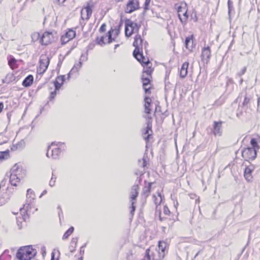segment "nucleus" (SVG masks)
<instances>
[{
  "mask_svg": "<svg viewBox=\"0 0 260 260\" xmlns=\"http://www.w3.org/2000/svg\"><path fill=\"white\" fill-rule=\"evenodd\" d=\"M211 57V51L209 46H205L202 49L201 57L204 63L208 64Z\"/></svg>",
  "mask_w": 260,
  "mask_h": 260,
  "instance_id": "9b49d317",
  "label": "nucleus"
},
{
  "mask_svg": "<svg viewBox=\"0 0 260 260\" xmlns=\"http://www.w3.org/2000/svg\"><path fill=\"white\" fill-rule=\"evenodd\" d=\"M34 82V76L32 75L27 76L22 82V85L24 87H28L30 86Z\"/></svg>",
  "mask_w": 260,
  "mask_h": 260,
  "instance_id": "4be33fe9",
  "label": "nucleus"
},
{
  "mask_svg": "<svg viewBox=\"0 0 260 260\" xmlns=\"http://www.w3.org/2000/svg\"><path fill=\"white\" fill-rule=\"evenodd\" d=\"M150 2L151 0H145L143 7L144 11L141 15H144L145 12L149 9Z\"/></svg>",
  "mask_w": 260,
  "mask_h": 260,
  "instance_id": "a18cd8bd",
  "label": "nucleus"
},
{
  "mask_svg": "<svg viewBox=\"0 0 260 260\" xmlns=\"http://www.w3.org/2000/svg\"><path fill=\"white\" fill-rule=\"evenodd\" d=\"M194 36L193 35L186 37L185 39L184 45L187 49L191 50L193 48Z\"/></svg>",
  "mask_w": 260,
  "mask_h": 260,
  "instance_id": "f3484780",
  "label": "nucleus"
},
{
  "mask_svg": "<svg viewBox=\"0 0 260 260\" xmlns=\"http://www.w3.org/2000/svg\"><path fill=\"white\" fill-rule=\"evenodd\" d=\"M139 8V2L138 0H129L126 5L124 12L126 13H131Z\"/></svg>",
  "mask_w": 260,
  "mask_h": 260,
  "instance_id": "9d476101",
  "label": "nucleus"
},
{
  "mask_svg": "<svg viewBox=\"0 0 260 260\" xmlns=\"http://www.w3.org/2000/svg\"><path fill=\"white\" fill-rule=\"evenodd\" d=\"M141 79L142 82L146 81L147 82H151V81L148 77H145L143 75L141 76Z\"/></svg>",
  "mask_w": 260,
  "mask_h": 260,
  "instance_id": "052dcab7",
  "label": "nucleus"
},
{
  "mask_svg": "<svg viewBox=\"0 0 260 260\" xmlns=\"http://www.w3.org/2000/svg\"><path fill=\"white\" fill-rule=\"evenodd\" d=\"M74 231V228L72 226L69 228V229L66 231V232L64 233L63 236H62V240H65L73 233Z\"/></svg>",
  "mask_w": 260,
  "mask_h": 260,
  "instance_id": "e433bc0d",
  "label": "nucleus"
},
{
  "mask_svg": "<svg viewBox=\"0 0 260 260\" xmlns=\"http://www.w3.org/2000/svg\"><path fill=\"white\" fill-rule=\"evenodd\" d=\"M188 66L189 63L188 62H185L182 64L179 72V75L181 78L183 79L187 76Z\"/></svg>",
  "mask_w": 260,
  "mask_h": 260,
  "instance_id": "aec40b11",
  "label": "nucleus"
},
{
  "mask_svg": "<svg viewBox=\"0 0 260 260\" xmlns=\"http://www.w3.org/2000/svg\"><path fill=\"white\" fill-rule=\"evenodd\" d=\"M224 123L221 120L214 121L213 122L212 128L210 129V133L215 137H221L223 133L222 124Z\"/></svg>",
  "mask_w": 260,
  "mask_h": 260,
  "instance_id": "0eeeda50",
  "label": "nucleus"
},
{
  "mask_svg": "<svg viewBox=\"0 0 260 260\" xmlns=\"http://www.w3.org/2000/svg\"><path fill=\"white\" fill-rule=\"evenodd\" d=\"M246 71H247V67H244V68H243V69L240 72H239L237 74V76L239 77H241L242 75H243L246 73Z\"/></svg>",
  "mask_w": 260,
  "mask_h": 260,
  "instance_id": "603ef678",
  "label": "nucleus"
},
{
  "mask_svg": "<svg viewBox=\"0 0 260 260\" xmlns=\"http://www.w3.org/2000/svg\"><path fill=\"white\" fill-rule=\"evenodd\" d=\"M60 41L61 45H64L69 41V40L67 39V38L64 36V35H62L61 37Z\"/></svg>",
  "mask_w": 260,
  "mask_h": 260,
  "instance_id": "5fc2aeb1",
  "label": "nucleus"
},
{
  "mask_svg": "<svg viewBox=\"0 0 260 260\" xmlns=\"http://www.w3.org/2000/svg\"><path fill=\"white\" fill-rule=\"evenodd\" d=\"M235 82L232 78L226 77L225 91L229 94L231 93L234 89Z\"/></svg>",
  "mask_w": 260,
  "mask_h": 260,
  "instance_id": "4468645a",
  "label": "nucleus"
},
{
  "mask_svg": "<svg viewBox=\"0 0 260 260\" xmlns=\"http://www.w3.org/2000/svg\"><path fill=\"white\" fill-rule=\"evenodd\" d=\"M31 208L29 204L26 205H24L23 207L20 208V213L22 215V219L23 220H25V215L24 214H26L28 215V212L29 211V209ZM21 219V218H20Z\"/></svg>",
  "mask_w": 260,
  "mask_h": 260,
  "instance_id": "5701e85b",
  "label": "nucleus"
},
{
  "mask_svg": "<svg viewBox=\"0 0 260 260\" xmlns=\"http://www.w3.org/2000/svg\"><path fill=\"white\" fill-rule=\"evenodd\" d=\"M250 143L251 145L250 148H253L255 150L258 149L259 148V146L258 144V142L255 138H252L250 140Z\"/></svg>",
  "mask_w": 260,
  "mask_h": 260,
  "instance_id": "4c0bfd02",
  "label": "nucleus"
},
{
  "mask_svg": "<svg viewBox=\"0 0 260 260\" xmlns=\"http://www.w3.org/2000/svg\"><path fill=\"white\" fill-rule=\"evenodd\" d=\"M153 133L148 134L146 135H143V139L146 142V143H148L149 142L150 139L152 138Z\"/></svg>",
  "mask_w": 260,
  "mask_h": 260,
  "instance_id": "de8ad7c7",
  "label": "nucleus"
},
{
  "mask_svg": "<svg viewBox=\"0 0 260 260\" xmlns=\"http://www.w3.org/2000/svg\"><path fill=\"white\" fill-rule=\"evenodd\" d=\"M55 41V38L53 32L49 31H45L40 39V43L43 46H47Z\"/></svg>",
  "mask_w": 260,
  "mask_h": 260,
  "instance_id": "6e6552de",
  "label": "nucleus"
},
{
  "mask_svg": "<svg viewBox=\"0 0 260 260\" xmlns=\"http://www.w3.org/2000/svg\"><path fill=\"white\" fill-rule=\"evenodd\" d=\"M134 58L137 59V61L139 62V63L141 64V63H142V61H145V60L146 59V56H145L143 55V48L141 49L140 50V52L138 53L136 55H135V56H133Z\"/></svg>",
  "mask_w": 260,
  "mask_h": 260,
  "instance_id": "a878e982",
  "label": "nucleus"
},
{
  "mask_svg": "<svg viewBox=\"0 0 260 260\" xmlns=\"http://www.w3.org/2000/svg\"><path fill=\"white\" fill-rule=\"evenodd\" d=\"M242 202V197H240L239 201L235 203V208L233 211V214L234 215H236L237 216L241 215L242 213V206L241 205V203Z\"/></svg>",
  "mask_w": 260,
  "mask_h": 260,
  "instance_id": "dca6fc26",
  "label": "nucleus"
},
{
  "mask_svg": "<svg viewBox=\"0 0 260 260\" xmlns=\"http://www.w3.org/2000/svg\"><path fill=\"white\" fill-rule=\"evenodd\" d=\"M106 24L105 23H103L99 28V32L100 33L104 32L106 31Z\"/></svg>",
  "mask_w": 260,
  "mask_h": 260,
  "instance_id": "6e6d98bb",
  "label": "nucleus"
},
{
  "mask_svg": "<svg viewBox=\"0 0 260 260\" xmlns=\"http://www.w3.org/2000/svg\"><path fill=\"white\" fill-rule=\"evenodd\" d=\"M138 165L140 167L144 168L147 166V161L146 158H145V155L143 156L142 158V161L140 159L138 160Z\"/></svg>",
  "mask_w": 260,
  "mask_h": 260,
  "instance_id": "79ce46f5",
  "label": "nucleus"
},
{
  "mask_svg": "<svg viewBox=\"0 0 260 260\" xmlns=\"http://www.w3.org/2000/svg\"><path fill=\"white\" fill-rule=\"evenodd\" d=\"M170 211L167 205L164 206V213L166 215H169L170 214Z\"/></svg>",
  "mask_w": 260,
  "mask_h": 260,
  "instance_id": "0e129e2a",
  "label": "nucleus"
},
{
  "mask_svg": "<svg viewBox=\"0 0 260 260\" xmlns=\"http://www.w3.org/2000/svg\"><path fill=\"white\" fill-rule=\"evenodd\" d=\"M142 21L136 22L126 18L124 19V33L125 36L128 38L134 34H138L139 30L141 26Z\"/></svg>",
  "mask_w": 260,
  "mask_h": 260,
  "instance_id": "7ed1b4c3",
  "label": "nucleus"
},
{
  "mask_svg": "<svg viewBox=\"0 0 260 260\" xmlns=\"http://www.w3.org/2000/svg\"><path fill=\"white\" fill-rule=\"evenodd\" d=\"M226 99V97L222 94L219 97L218 99L215 101L214 105L217 106L222 105L223 103H224Z\"/></svg>",
  "mask_w": 260,
  "mask_h": 260,
  "instance_id": "72a5a7b5",
  "label": "nucleus"
},
{
  "mask_svg": "<svg viewBox=\"0 0 260 260\" xmlns=\"http://www.w3.org/2000/svg\"><path fill=\"white\" fill-rule=\"evenodd\" d=\"M50 58L46 55H41L39 59V67L37 68V72L40 74H44L48 68L50 63Z\"/></svg>",
  "mask_w": 260,
  "mask_h": 260,
  "instance_id": "423d86ee",
  "label": "nucleus"
},
{
  "mask_svg": "<svg viewBox=\"0 0 260 260\" xmlns=\"http://www.w3.org/2000/svg\"><path fill=\"white\" fill-rule=\"evenodd\" d=\"M136 201L137 200H132V199H130V202L131 203V204L129 208L131 209L130 212H129V215H130L129 219L131 220H132V218H133V216L134 215V213L136 210L135 204L136 203Z\"/></svg>",
  "mask_w": 260,
  "mask_h": 260,
  "instance_id": "bb28decb",
  "label": "nucleus"
},
{
  "mask_svg": "<svg viewBox=\"0 0 260 260\" xmlns=\"http://www.w3.org/2000/svg\"><path fill=\"white\" fill-rule=\"evenodd\" d=\"M37 252L32 246L27 245L20 247L16 253V257L18 260H30L35 256Z\"/></svg>",
  "mask_w": 260,
  "mask_h": 260,
  "instance_id": "f257e3e1",
  "label": "nucleus"
},
{
  "mask_svg": "<svg viewBox=\"0 0 260 260\" xmlns=\"http://www.w3.org/2000/svg\"><path fill=\"white\" fill-rule=\"evenodd\" d=\"M95 3L92 1L90 0L86 3V5L83 6V9L86 10V20L89 19L92 13V8L94 7Z\"/></svg>",
  "mask_w": 260,
  "mask_h": 260,
  "instance_id": "ddd939ff",
  "label": "nucleus"
},
{
  "mask_svg": "<svg viewBox=\"0 0 260 260\" xmlns=\"http://www.w3.org/2000/svg\"><path fill=\"white\" fill-rule=\"evenodd\" d=\"M61 153V149L59 147L55 148L51 150V156L53 159H58Z\"/></svg>",
  "mask_w": 260,
  "mask_h": 260,
  "instance_id": "b1692460",
  "label": "nucleus"
},
{
  "mask_svg": "<svg viewBox=\"0 0 260 260\" xmlns=\"http://www.w3.org/2000/svg\"><path fill=\"white\" fill-rule=\"evenodd\" d=\"M64 35L70 41L76 37V31L73 30L72 28H69L68 29V31H67Z\"/></svg>",
  "mask_w": 260,
  "mask_h": 260,
  "instance_id": "c85d7f7f",
  "label": "nucleus"
},
{
  "mask_svg": "<svg viewBox=\"0 0 260 260\" xmlns=\"http://www.w3.org/2000/svg\"><path fill=\"white\" fill-rule=\"evenodd\" d=\"M242 156L245 161L255 159L257 156V151L253 148L247 147L242 150Z\"/></svg>",
  "mask_w": 260,
  "mask_h": 260,
  "instance_id": "39448f33",
  "label": "nucleus"
},
{
  "mask_svg": "<svg viewBox=\"0 0 260 260\" xmlns=\"http://www.w3.org/2000/svg\"><path fill=\"white\" fill-rule=\"evenodd\" d=\"M144 101L145 102L144 105V112L146 114H151V99L148 96H145Z\"/></svg>",
  "mask_w": 260,
  "mask_h": 260,
  "instance_id": "6ab92c4d",
  "label": "nucleus"
},
{
  "mask_svg": "<svg viewBox=\"0 0 260 260\" xmlns=\"http://www.w3.org/2000/svg\"><path fill=\"white\" fill-rule=\"evenodd\" d=\"M8 64L11 67L12 66H15L17 63V60L12 55H9L7 57Z\"/></svg>",
  "mask_w": 260,
  "mask_h": 260,
  "instance_id": "c9c22d12",
  "label": "nucleus"
},
{
  "mask_svg": "<svg viewBox=\"0 0 260 260\" xmlns=\"http://www.w3.org/2000/svg\"><path fill=\"white\" fill-rule=\"evenodd\" d=\"M57 94V91L56 90H54L53 91H51L50 93L49 96V100L51 101L52 99H54Z\"/></svg>",
  "mask_w": 260,
  "mask_h": 260,
  "instance_id": "13d9d810",
  "label": "nucleus"
},
{
  "mask_svg": "<svg viewBox=\"0 0 260 260\" xmlns=\"http://www.w3.org/2000/svg\"><path fill=\"white\" fill-rule=\"evenodd\" d=\"M158 249H156V252L157 254L156 256L155 253L152 254V260H161L165 256L166 252L168 251V245L165 241H159L158 243Z\"/></svg>",
  "mask_w": 260,
  "mask_h": 260,
  "instance_id": "20e7f679",
  "label": "nucleus"
},
{
  "mask_svg": "<svg viewBox=\"0 0 260 260\" xmlns=\"http://www.w3.org/2000/svg\"><path fill=\"white\" fill-rule=\"evenodd\" d=\"M250 97L247 96V94L246 92H245V95L244 96V101L242 103L241 105L239 104V107L240 106L242 107H246L247 108L250 106Z\"/></svg>",
  "mask_w": 260,
  "mask_h": 260,
  "instance_id": "393cba45",
  "label": "nucleus"
},
{
  "mask_svg": "<svg viewBox=\"0 0 260 260\" xmlns=\"http://www.w3.org/2000/svg\"><path fill=\"white\" fill-rule=\"evenodd\" d=\"M150 248H147L145 253V257L146 258L147 260H151V255L150 254Z\"/></svg>",
  "mask_w": 260,
  "mask_h": 260,
  "instance_id": "09e8293b",
  "label": "nucleus"
},
{
  "mask_svg": "<svg viewBox=\"0 0 260 260\" xmlns=\"http://www.w3.org/2000/svg\"><path fill=\"white\" fill-rule=\"evenodd\" d=\"M114 32V29L112 27H111V29L108 31L107 33V35L106 36L107 37H110L113 36V34Z\"/></svg>",
  "mask_w": 260,
  "mask_h": 260,
  "instance_id": "774afa93",
  "label": "nucleus"
},
{
  "mask_svg": "<svg viewBox=\"0 0 260 260\" xmlns=\"http://www.w3.org/2000/svg\"><path fill=\"white\" fill-rule=\"evenodd\" d=\"M76 246L77 245L76 244H72V243H70V245L69 246V249L71 253H73L76 251Z\"/></svg>",
  "mask_w": 260,
  "mask_h": 260,
  "instance_id": "864d4df0",
  "label": "nucleus"
},
{
  "mask_svg": "<svg viewBox=\"0 0 260 260\" xmlns=\"http://www.w3.org/2000/svg\"><path fill=\"white\" fill-rule=\"evenodd\" d=\"M253 168H250L248 166H246L244 169V176L246 180L248 182L252 181L253 176L252 175V172L253 171Z\"/></svg>",
  "mask_w": 260,
  "mask_h": 260,
  "instance_id": "a211bd4d",
  "label": "nucleus"
},
{
  "mask_svg": "<svg viewBox=\"0 0 260 260\" xmlns=\"http://www.w3.org/2000/svg\"><path fill=\"white\" fill-rule=\"evenodd\" d=\"M191 18L193 20L194 22H196L198 21V16L197 15V12L195 11V12H193L192 15H191Z\"/></svg>",
  "mask_w": 260,
  "mask_h": 260,
  "instance_id": "680f3d73",
  "label": "nucleus"
},
{
  "mask_svg": "<svg viewBox=\"0 0 260 260\" xmlns=\"http://www.w3.org/2000/svg\"><path fill=\"white\" fill-rule=\"evenodd\" d=\"M144 183L145 185L143 188L142 193L145 195V197L147 198L151 192L152 185L153 182H147V181L144 180Z\"/></svg>",
  "mask_w": 260,
  "mask_h": 260,
  "instance_id": "412c9836",
  "label": "nucleus"
},
{
  "mask_svg": "<svg viewBox=\"0 0 260 260\" xmlns=\"http://www.w3.org/2000/svg\"><path fill=\"white\" fill-rule=\"evenodd\" d=\"M228 16L230 20L231 16L233 13H235V11L233 7V3L231 0L228 1Z\"/></svg>",
  "mask_w": 260,
  "mask_h": 260,
  "instance_id": "c756f323",
  "label": "nucleus"
},
{
  "mask_svg": "<svg viewBox=\"0 0 260 260\" xmlns=\"http://www.w3.org/2000/svg\"><path fill=\"white\" fill-rule=\"evenodd\" d=\"M183 16L184 17V22H186L188 18V15L187 14V8L185 10L184 12L183 13Z\"/></svg>",
  "mask_w": 260,
  "mask_h": 260,
  "instance_id": "338daca9",
  "label": "nucleus"
},
{
  "mask_svg": "<svg viewBox=\"0 0 260 260\" xmlns=\"http://www.w3.org/2000/svg\"><path fill=\"white\" fill-rule=\"evenodd\" d=\"M123 21L122 18H121V19L119 22V23L117 25H116L115 27V28L114 29V31H115V34H114V36L115 37L118 36L120 34V29L123 25Z\"/></svg>",
  "mask_w": 260,
  "mask_h": 260,
  "instance_id": "2f4dec72",
  "label": "nucleus"
},
{
  "mask_svg": "<svg viewBox=\"0 0 260 260\" xmlns=\"http://www.w3.org/2000/svg\"><path fill=\"white\" fill-rule=\"evenodd\" d=\"M147 59L146 61H142V63H141V66L143 67L142 73H146L148 76H151L153 69L152 68V63L148 57H147Z\"/></svg>",
  "mask_w": 260,
  "mask_h": 260,
  "instance_id": "f8f14e48",
  "label": "nucleus"
},
{
  "mask_svg": "<svg viewBox=\"0 0 260 260\" xmlns=\"http://www.w3.org/2000/svg\"><path fill=\"white\" fill-rule=\"evenodd\" d=\"M35 192L31 189H28L27 190L26 197L31 198L32 199H35Z\"/></svg>",
  "mask_w": 260,
  "mask_h": 260,
  "instance_id": "49530a36",
  "label": "nucleus"
},
{
  "mask_svg": "<svg viewBox=\"0 0 260 260\" xmlns=\"http://www.w3.org/2000/svg\"><path fill=\"white\" fill-rule=\"evenodd\" d=\"M171 72V69L167 70L166 71L165 77V83L166 84V81L169 79V75Z\"/></svg>",
  "mask_w": 260,
  "mask_h": 260,
  "instance_id": "e2e57ef3",
  "label": "nucleus"
},
{
  "mask_svg": "<svg viewBox=\"0 0 260 260\" xmlns=\"http://www.w3.org/2000/svg\"><path fill=\"white\" fill-rule=\"evenodd\" d=\"M146 127L143 129L142 132V135H146L148 134L153 133V131L152 129V124L150 121H148V122H146Z\"/></svg>",
  "mask_w": 260,
  "mask_h": 260,
  "instance_id": "cd10ccee",
  "label": "nucleus"
},
{
  "mask_svg": "<svg viewBox=\"0 0 260 260\" xmlns=\"http://www.w3.org/2000/svg\"><path fill=\"white\" fill-rule=\"evenodd\" d=\"M22 166L16 164L11 169L9 177V182L14 186H17V183L26 175V171H23V174H21Z\"/></svg>",
  "mask_w": 260,
  "mask_h": 260,
  "instance_id": "f03ea898",
  "label": "nucleus"
},
{
  "mask_svg": "<svg viewBox=\"0 0 260 260\" xmlns=\"http://www.w3.org/2000/svg\"><path fill=\"white\" fill-rule=\"evenodd\" d=\"M106 36H102L100 38L99 36H97L95 39V42L98 45L102 46L103 45H105V43L104 42V39Z\"/></svg>",
  "mask_w": 260,
  "mask_h": 260,
  "instance_id": "ea45409f",
  "label": "nucleus"
},
{
  "mask_svg": "<svg viewBox=\"0 0 260 260\" xmlns=\"http://www.w3.org/2000/svg\"><path fill=\"white\" fill-rule=\"evenodd\" d=\"M16 219H17V225L18 226V229L19 230H21L22 229V222L23 221H25V220H23V221H20L18 217H16Z\"/></svg>",
  "mask_w": 260,
  "mask_h": 260,
  "instance_id": "bf43d9fd",
  "label": "nucleus"
},
{
  "mask_svg": "<svg viewBox=\"0 0 260 260\" xmlns=\"http://www.w3.org/2000/svg\"><path fill=\"white\" fill-rule=\"evenodd\" d=\"M53 84L55 88V90H59L63 83H59L56 79H55L53 82Z\"/></svg>",
  "mask_w": 260,
  "mask_h": 260,
  "instance_id": "c03bdc74",
  "label": "nucleus"
},
{
  "mask_svg": "<svg viewBox=\"0 0 260 260\" xmlns=\"http://www.w3.org/2000/svg\"><path fill=\"white\" fill-rule=\"evenodd\" d=\"M31 41L32 42H35L37 41L39 38L40 39V35L39 32H34L31 35Z\"/></svg>",
  "mask_w": 260,
  "mask_h": 260,
  "instance_id": "37998d69",
  "label": "nucleus"
},
{
  "mask_svg": "<svg viewBox=\"0 0 260 260\" xmlns=\"http://www.w3.org/2000/svg\"><path fill=\"white\" fill-rule=\"evenodd\" d=\"M6 78L8 81V84H9L11 82H12L13 81L15 80V76L13 73H8L6 76Z\"/></svg>",
  "mask_w": 260,
  "mask_h": 260,
  "instance_id": "a19ab883",
  "label": "nucleus"
},
{
  "mask_svg": "<svg viewBox=\"0 0 260 260\" xmlns=\"http://www.w3.org/2000/svg\"><path fill=\"white\" fill-rule=\"evenodd\" d=\"M10 157V151L7 149L5 151H0V161L6 160Z\"/></svg>",
  "mask_w": 260,
  "mask_h": 260,
  "instance_id": "7c9ffc66",
  "label": "nucleus"
},
{
  "mask_svg": "<svg viewBox=\"0 0 260 260\" xmlns=\"http://www.w3.org/2000/svg\"><path fill=\"white\" fill-rule=\"evenodd\" d=\"M143 85V88L144 90V92L146 94H150L151 93V87L150 86L147 87V86L150 84H151V82H147L146 81L142 82Z\"/></svg>",
  "mask_w": 260,
  "mask_h": 260,
  "instance_id": "f704fd0d",
  "label": "nucleus"
},
{
  "mask_svg": "<svg viewBox=\"0 0 260 260\" xmlns=\"http://www.w3.org/2000/svg\"><path fill=\"white\" fill-rule=\"evenodd\" d=\"M143 39L142 38L141 36L137 34L134 37V41L133 43V46L135 47V49L133 52V55L135 56L140 52V50L143 48Z\"/></svg>",
  "mask_w": 260,
  "mask_h": 260,
  "instance_id": "1a4fd4ad",
  "label": "nucleus"
},
{
  "mask_svg": "<svg viewBox=\"0 0 260 260\" xmlns=\"http://www.w3.org/2000/svg\"><path fill=\"white\" fill-rule=\"evenodd\" d=\"M243 115V111H239V108L238 110H237V113H236L237 117L239 119L242 120L243 119V118H242Z\"/></svg>",
  "mask_w": 260,
  "mask_h": 260,
  "instance_id": "4d7b16f0",
  "label": "nucleus"
},
{
  "mask_svg": "<svg viewBox=\"0 0 260 260\" xmlns=\"http://www.w3.org/2000/svg\"><path fill=\"white\" fill-rule=\"evenodd\" d=\"M139 186L138 184H135L131 188V191L129 195V199L132 200H137L139 195Z\"/></svg>",
  "mask_w": 260,
  "mask_h": 260,
  "instance_id": "2eb2a0df",
  "label": "nucleus"
},
{
  "mask_svg": "<svg viewBox=\"0 0 260 260\" xmlns=\"http://www.w3.org/2000/svg\"><path fill=\"white\" fill-rule=\"evenodd\" d=\"M16 144L17 146H19L20 149H22L25 147V142L23 140H21Z\"/></svg>",
  "mask_w": 260,
  "mask_h": 260,
  "instance_id": "3c124183",
  "label": "nucleus"
},
{
  "mask_svg": "<svg viewBox=\"0 0 260 260\" xmlns=\"http://www.w3.org/2000/svg\"><path fill=\"white\" fill-rule=\"evenodd\" d=\"M11 255L9 254V250L6 249L0 255V260H11Z\"/></svg>",
  "mask_w": 260,
  "mask_h": 260,
  "instance_id": "473e14b6",
  "label": "nucleus"
},
{
  "mask_svg": "<svg viewBox=\"0 0 260 260\" xmlns=\"http://www.w3.org/2000/svg\"><path fill=\"white\" fill-rule=\"evenodd\" d=\"M57 80V79L59 80H61V83H63L64 82H65L66 81V77H65V75H59V76H57V77H56V79Z\"/></svg>",
  "mask_w": 260,
  "mask_h": 260,
  "instance_id": "69168bd1",
  "label": "nucleus"
},
{
  "mask_svg": "<svg viewBox=\"0 0 260 260\" xmlns=\"http://www.w3.org/2000/svg\"><path fill=\"white\" fill-rule=\"evenodd\" d=\"M56 179V176L54 177V175L53 173H52V178L49 182V185L50 186L53 187V186H54Z\"/></svg>",
  "mask_w": 260,
  "mask_h": 260,
  "instance_id": "8fccbe9b",
  "label": "nucleus"
},
{
  "mask_svg": "<svg viewBox=\"0 0 260 260\" xmlns=\"http://www.w3.org/2000/svg\"><path fill=\"white\" fill-rule=\"evenodd\" d=\"M187 8V4L185 2H182L181 5L177 7V10L178 13H180L184 11Z\"/></svg>",
  "mask_w": 260,
  "mask_h": 260,
  "instance_id": "58836bf2",
  "label": "nucleus"
}]
</instances>
